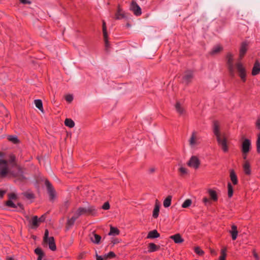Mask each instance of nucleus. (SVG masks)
<instances>
[{"label":"nucleus","mask_w":260,"mask_h":260,"mask_svg":"<svg viewBox=\"0 0 260 260\" xmlns=\"http://www.w3.org/2000/svg\"><path fill=\"white\" fill-rule=\"evenodd\" d=\"M213 132L216 136L218 144L221 146L222 150L224 152H226L228 150L226 145V140L224 136L220 134L219 125L216 121L214 123Z\"/></svg>","instance_id":"f257e3e1"},{"label":"nucleus","mask_w":260,"mask_h":260,"mask_svg":"<svg viewBox=\"0 0 260 260\" xmlns=\"http://www.w3.org/2000/svg\"><path fill=\"white\" fill-rule=\"evenodd\" d=\"M9 174L11 176H12L14 178H15L17 180L22 181L24 179H25V177H24L23 175V172L22 170L20 168H18V170L17 171H10L8 169V173L7 174Z\"/></svg>","instance_id":"f03ea898"},{"label":"nucleus","mask_w":260,"mask_h":260,"mask_svg":"<svg viewBox=\"0 0 260 260\" xmlns=\"http://www.w3.org/2000/svg\"><path fill=\"white\" fill-rule=\"evenodd\" d=\"M8 173V161L5 159H0V177H5Z\"/></svg>","instance_id":"7ed1b4c3"},{"label":"nucleus","mask_w":260,"mask_h":260,"mask_svg":"<svg viewBox=\"0 0 260 260\" xmlns=\"http://www.w3.org/2000/svg\"><path fill=\"white\" fill-rule=\"evenodd\" d=\"M45 184L46 186L50 200H53L56 197V192L51 184L48 180H46Z\"/></svg>","instance_id":"20e7f679"},{"label":"nucleus","mask_w":260,"mask_h":260,"mask_svg":"<svg viewBox=\"0 0 260 260\" xmlns=\"http://www.w3.org/2000/svg\"><path fill=\"white\" fill-rule=\"evenodd\" d=\"M27 221L29 223V226L31 229H36L39 225V219L37 216H34L31 218L28 215L25 216Z\"/></svg>","instance_id":"39448f33"},{"label":"nucleus","mask_w":260,"mask_h":260,"mask_svg":"<svg viewBox=\"0 0 260 260\" xmlns=\"http://www.w3.org/2000/svg\"><path fill=\"white\" fill-rule=\"evenodd\" d=\"M236 67L241 80L244 82L246 80V70L245 68L240 62L236 63Z\"/></svg>","instance_id":"423d86ee"},{"label":"nucleus","mask_w":260,"mask_h":260,"mask_svg":"<svg viewBox=\"0 0 260 260\" xmlns=\"http://www.w3.org/2000/svg\"><path fill=\"white\" fill-rule=\"evenodd\" d=\"M227 58V64L228 66V69L229 70L230 75L232 76H234V68L233 64V57L231 54H228L226 57Z\"/></svg>","instance_id":"0eeeda50"},{"label":"nucleus","mask_w":260,"mask_h":260,"mask_svg":"<svg viewBox=\"0 0 260 260\" xmlns=\"http://www.w3.org/2000/svg\"><path fill=\"white\" fill-rule=\"evenodd\" d=\"M130 9L136 16H140L142 13L141 8L134 1L132 2L130 6Z\"/></svg>","instance_id":"6e6552de"},{"label":"nucleus","mask_w":260,"mask_h":260,"mask_svg":"<svg viewBox=\"0 0 260 260\" xmlns=\"http://www.w3.org/2000/svg\"><path fill=\"white\" fill-rule=\"evenodd\" d=\"M187 165L190 167L197 169L200 165V161L196 156H192L188 161Z\"/></svg>","instance_id":"1a4fd4ad"},{"label":"nucleus","mask_w":260,"mask_h":260,"mask_svg":"<svg viewBox=\"0 0 260 260\" xmlns=\"http://www.w3.org/2000/svg\"><path fill=\"white\" fill-rule=\"evenodd\" d=\"M189 146L192 148L198 144L197 133L196 131L192 132L189 140Z\"/></svg>","instance_id":"9d476101"},{"label":"nucleus","mask_w":260,"mask_h":260,"mask_svg":"<svg viewBox=\"0 0 260 260\" xmlns=\"http://www.w3.org/2000/svg\"><path fill=\"white\" fill-rule=\"evenodd\" d=\"M250 146V141L248 139H245L243 141L242 145V151L243 153L245 154L247 153L249 151Z\"/></svg>","instance_id":"9b49d317"},{"label":"nucleus","mask_w":260,"mask_h":260,"mask_svg":"<svg viewBox=\"0 0 260 260\" xmlns=\"http://www.w3.org/2000/svg\"><path fill=\"white\" fill-rule=\"evenodd\" d=\"M43 242L44 244L46 245H48L49 248L51 250H55L56 249V245L55 244L54 239L53 237H50L49 238H48L46 240H44Z\"/></svg>","instance_id":"f8f14e48"},{"label":"nucleus","mask_w":260,"mask_h":260,"mask_svg":"<svg viewBox=\"0 0 260 260\" xmlns=\"http://www.w3.org/2000/svg\"><path fill=\"white\" fill-rule=\"evenodd\" d=\"M192 78V73L191 71H186L183 76V82L187 84L189 83Z\"/></svg>","instance_id":"ddd939ff"},{"label":"nucleus","mask_w":260,"mask_h":260,"mask_svg":"<svg viewBox=\"0 0 260 260\" xmlns=\"http://www.w3.org/2000/svg\"><path fill=\"white\" fill-rule=\"evenodd\" d=\"M90 239L93 243L98 244L101 241V237L94 232H92L90 234Z\"/></svg>","instance_id":"4468645a"},{"label":"nucleus","mask_w":260,"mask_h":260,"mask_svg":"<svg viewBox=\"0 0 260 260\" xmlns=\"http://www.w3.org/2000/svg\"><path fill=\"white\" fill-rule=\"evenodd\" d=\"M260 72V62L258 60H256L254 64L252 70V75L255 76L259 74Z\"/></svg>","instance_id":"2eb2a0df"},{"label":"nucleus","mask_w":260,"mask_h":260,"mask_svg":"<svg viewBox=\"0 0 260 260\" xmlns=\"http://www.w3.org/2000/svg\"><path fill=\"white\" fill-rule=\"evenodd\" d=\"M170 238L173 240L174 242L177 244L181 243L184 241V240L182 238L181 235L179 234L172 235L170 237Z\"/></svg>","instance_id":"dca6fc26"},{"label":"nucleus","mask_w":260,"mask_h":260,"mask_svg":"<svg viewBox=\"0 0 260 260\" xmlns=\"http://www.w3.org/2000/svg\"><path fill=\"white\" fill-rule=\"evenodd\" d=\"M82 209L84 210V211H83V214L87 213L88 214L94 215L95 211H96L95 208L93 206H90L87 208H82Z\"/></svg>","instance_id":"f3484780"},{"label":"nucleus","mask_w":260,"mask_h":260,"mask_svg":"<svg viewBox=\"0 0 260 260\" xmlns=\"http://www.w3.org/2000/svg\"><path fill=\"white\" fill-rule=\"evenodd\" d=\"M247 50V44L245 42H243L242 44L240 50V58L241 59L246 52Z\"/></svg>","instance_id":"a211bd4d"},{"label":"nucleus","mask_w":260,"mask_h":260,"mask_svg":"<svg viewBox=\"0 0 260 260\" xmlns=\"http://www.w3.org/2000/svg\"><path fill=\"white\" fill-rule=\"evenodd\" d=\"M125 17V14L122 10L118 7L117 12L115 14V19L119 20Z\"/></svg>","instance_id":"6ab92c4d"},{"label":"nucleus","mask_w":260,"mask_h":260,"mask_svg":"<svg viewBox=\"0 0 260 260\" xmlns=\"http://www.w3.org/2000/svg\"><path fill=\"white\" fill-rule=\"evenodd\" d=\"M232 235V239L235 240L236 239L238 235L237 228L235 225H232V230L230 231Z\"/></svg>","instance_id":"aec40b11"},{"label":"nucleus","mask_w":260,"mask_h":260,"mask_svg":"<svg viewBox=\"0 0 260 260\" xmlns=\"http://www.w3.org/2000/svg\"><path fill=\"white\" fill-rule=\"evenodd\" d=\"M244 173L246 175H250L251 173V169L250 164L248 161L245 162L243 166Z\"/></svg>","instance_id":"412c9836"},{"label":"nucleus","mask_w":260,"mask_h":260,"mask_svg":"<svg viewBox=\"0 0 260 260\" xmlns=\"http://www.w3.org/2000/svg\"><path fill=\"white\" fill-rule=\"evenodd\" d=\"M208 192L209 194L210 199L213 201H216L217 200V196L215 191L209 189L208 190Z\"/></svg>","instance_id":"4be33fe9"},{"label":"nucleus","mask_w":260,"mask_h":260,"mask_svg":"<svg viewBox=\"0 0 260 260\" xmlns=\"http://www.w3.org/2000/svg\"><path fill=\"white\" fill-rule=\"evenodd\" d=\"M159 248V246H157L155 244L151 243L149 244L148 251L149 252H152L158 250Z\"/></svg>","instance_id":"5701e85b"},{"label":"nucleus","mask_w":260,"mask_h":260,"mask_svg":"<svg viewBox=\"0 0 260 260\" xmlns=\"http://www.w3.org/2000/svg\"><path fill=\"white\" fill-rule=\"evenodd\" d=\"M159 212V206L158 203V201H156V203L155 205V207L153 211V217L154 218H157L158 216Z\"/></svg>","instance_id":"b1692460"},{"label":"nucleus","mask_w":260,"mask_h":260,"mask_svg":"<svg viewBox=\"0 0 260 260\" xmlns=\"http://www.w3.org/2000/svg\"><path fill=\"white\" fill-rule=\"evenodd\" d=\"M159 237V234L156 230H154L149 232L147 236V238H156Z\"/></svg>","instance_id":"393cba45"},{"label":"nucleus","mask_w":260,"mask_h":260,"mask_svg":"<svg viewBox=\"0 0 260 260\" xmlns=\"http://www.w3.org/2000/svg\"><path fill=\"white\" fill-rule=\"evenodd\" d=\"M222 50L221 46L219 45L215 46L211 52V54L215 55L219 53Z\"/></svg>","instance_id":"a878e982"},{"label":"nucleus","mask_w":260,"mask_h":260,"mask_svg":"<svg viewBox=\"0 0 260 260\" xmlns=\"http://www.w3.org/2000/svg\"><path fill=\"white\" fill-rule=\"evenodd\" d=\"M230 178L234 184H236L238 182L237 176L233 170H232L230 172Z\"/></svg>","instance_id":"bb28decb"},{"label":"nucleus","mask_w":260,"mask_h":260,"mask_svg":"<svg viewBox=\"0 0 260 260\" xmlns=\"http://www.w3.org/2000/svg\"><path fill=\"white\" fill-rule=\"evenodd\" d=\"M64 124L70 128H72L75 126V122L71 119L67 118L64 121Z\"/></svg>","instance_id":"cd10ccee"},{"label":"nucleus","mask_w":260,"mask_h":260,"mask_svg":"<svg viewBox=\"0 0 260 260\" xmlns=\"http://www.w3.org/2000/svg\"><path fill=\"white\" fill-rule=\"evenodd\" d=\"M172 197L171 196H169L167 197V198L164 200L163 205L166 208L169 207L171 204Z\"/></svg>","instance_id":"c85d7f7f"},{"label":"nucleus","mask_w":260,"mask_h":260,"mask_svg":"<svg viewBox=\"0 0 260 260\" xmlns=\"http://www.w3.org/2000/svg\"><path fill=\"white\" fill-rule=\"evenodd\" d=\"M76 220V217H74V216H73L72 218H71L70 219H68L67 223V228L68 229L71 226H72L74 224Z\"/></svg>","instance_id":"c756f323"},{"label":"nucleus","mask_w":260,"mask_h":260,"mask_svg":"<svg viewBox=\"0 0 260 260\" xmlns=\"http://www.w3.org/2000/svg\"><path fill=\"white\" fill-rule=\"evenodd\" d=\"M34 103L36 107L43 112V108L42 101L41 100H35Z\"/></svg>","instance_id":"7c9ffc66"},{"label":"nucleus","mask_w":260,"mask_h":260,"mask_svg":"<svg viewBox=\"0 0 260 260\" xmlns=\"http://www.w3.org/2000/svg\"><path fill=\"white\" fill-rule=\"evenodd\" d=\"M119 233V231L117 228L111 226L110 231L109 233V235L116 236L118 235Z\"/></svg>","instance_id":"2f4dec72"},{"label":"nucleus","mask_w":260,"mask_h":260,"mask_svg":"<svg viewBox=\"0 0 260 260\" xmlns=\"http://www.w3.org/2000/svg\"><path fill=\"white\" fill-rule=\"evenodd\" d=\"M176 110L178 113L180 114H182L184 112V109L181 107V104L179 102H177L175 105Z\"/></svg>","instance_id":"473e14b6"},{"label":"nucleus","mask_w":260,"mask_h":260,"mask_svg":"<svg viewBox=\"0 0 260 260\" xmlns=\"http://www.w3.org/2000/svg\"><path fill=\"white\" fill-rule=\"evenodd\" d=\"M83 211L84 210L82 209V208H79L77 209V210L75 212L74 217H76V219L81 215L83 214Z\"/></svg>","instance_id":"72a5a7b5"},{"label":"nucleus","mask_w":260,"mask_h":260,"mask_svg":"<svg viewBox=\"0 0 260 260\" xmlns=\"http://www.w3.org/2000/svg\"><path fill=\"white\" fill-rule=\"evenodd\" d=\"M192 201L190 199L186 200L182 205V207L184 208H188L191 204Z\"/></svg>","instance_id":"f704fd0d"},{"label":"nucleus","mask_w":260,"mask_h":260,"mask_svg":"<svg viewBox=\"0 0 260 260\" xmlns=\"http://www.w3.org/2000/svg\"><path fill=\"white\" fill-rule=\"evenodd\" d=\"M228 196H229V197L231 198L233 196V187L230 183H228Z\"/></svg>","instance_id":"c9c22d12"},{"label":"nucleus","mask_w":260,"mask_h":260,"mask_svg":"<svg viewBox=\"0 0 260 260\" xmlns=\"http://www.w3.org/2000/svg\"><path fill=\"white\" fill-rule=\"evenodd\" d=\"M226 249L224 248L221 250V256L219 257V260H225Z\"/></svg>","instance_id":"e433bc0d"},{"label":"nucleus","mask_w":260,"mask_h":260,"mask_svg":"<svg viewBox=\"0 0 260 260\" xmlns=\"http://www.w3.org/2000/svg\"><path fill=\"white\" fill-rule=\"evenodd\" d=\"M104 40L105 42V50L107 52H108V48L109 47V43L108 40V36H104Z\"/></svg>","instance_id":"4c0bfd02"},{"label":"nucleus","mask_w":260,"mask_h":260,"mask_svg":"<svg viewBox=\"0 0 260 260\" xmlns=\"http://www.w3.org/2000/svg\"><path fill=\"white\" fill-rule=\"evenodd\" d=\"M8 140L10 141H11L15 144H16L18 142V140L17 137H16V136H9L8 137Z\"/></svg>","instance_id":"58836bf2"},{"label":"nucleus","mask_w":260,"mask_h":260,"mask_svg":"<svg viewBox=\"0 0 260 260\" xmlns=\"http://www.w3.org/2000/svg\"><path fill=\"white\" fill-rule=\"evenodd\" d=\"M256 150L258 153H260V133L258 135L256 141Z\"/></svg>","instance_id":"ea45409f"},{"label":"nucleus","mask_w":260,"mask_h":260,"mask_svg":"<svg viewBox=\"0 0 260 260\" xmlns=\"http://www.w3.org/2000/svg\"><path fill=\"white\" fill-rule=\"evenodd\" d=\"M103 36H108L107 32V28L106 25V22L104 20H103Z\"/></svg>","instance_id":"a19ab883"},{"label":"nucleus","mask_w":260,"mask_h":260,"mask_svg":"<svg viewBox=\"0 0 260 260\" xmlns=\"http://www.w3.org/2000/svg\"><path fill=\"white\" fill-rule=\"evenodd\" d=\"M115 256V254L113 252H110L107 254L105 255V258H111Z\"/></svg>","instance_id":"79ce46f5"},{"label":"nucleus","mask_w":260,"mask_h":260,"mask_svg":"<svg viewBox=\"0 0 260 260\" xmlns=\"http://www.w3.org/2000/svg\"><path fill=\"white\" fill-rule=\"evenodd\" d=\"M195 252L199 254V255H202L204 254V251L200 249L199 247H195L194 248Z\"/></svg>","instance_id":"37998d69"},{"label":"nucleus","mask_w":260,"mask_h":260,"mask_svg":"<svg viewBox=\"0 0 260 260\" xmlns=\"http://www.w3.org/2000/svg\"><path fill=\"white\" fill-rule=\"evenodd\" d=\"M24 196L28 199H31L34 198V194L30 192H24Z\"/></svg>","instance_id":"c03bdc74"},{"label":"nucleus","mask_w":260,"mask_h":260,"mask_svg":"<svg viewBox=\"0 0 260 260\" xmlns=\"http://www.w3.org/2000/svg\"><path fill=\"white\" fill-rule=\"evenodd\" d=\"M6 205L9 206V207H12V208H16V205L14 204V203L11 201V200H9L7 202H6Z\"/></svg>","instance_id":"a18cd8bd"},{"label":"nucleus","mask_w":260,"mask_h":260,"mask_svg":"<svg viewBox=\"0 0 260 260\" xmlns=\"http://www.w3.org/2000/svg\"><path fill=\"white\" fill-rule=\"evenodd\" d=\"M179 171L182 174H186L187 173V170L183 167H181L179 169Z\"/></svg>","instance_id":"49530a36"},{"label":"nucleus","mask_w":260,"mask_h":260,"mask_svg":"<svg viewBox=\"0 0 260 260\" xmlns=\"http://www.w3.org/2000/svg\"><path fill=\"white\" fill-rule=\"evenodd\" d=\"M110 204L109 202H105L102 206V209L104 210H108L110 208Z\"/></svg>","instance_id":"de8ad7c7"},{"label":"nucleus","mask_w":260,"mask_h":260,"mask_svg":"<svg viewBox=\"0 0 260 260\" xmlns=\"http://www.w3.org/2000/svg\"><path fill=\"white\" fill-rule=\"evenodd\" d=\"M73 100V97L71 94H68L66 96V100L68 102H71Z\"/></svg>","instance_id":"09e8293b"},{"label":"nucleus","mask_w":260,"mask_h":260,"mask_svg":"<svg viewBox=\"0 0 260 260\" xmlns=\"http://www.w3.org/2000/svg\"><path fill=\"white\" fill-rule=\"evenodd\" d=\"M35 253H36L37 255H41V254H44V253H43V251H42V249H41V248H36V249H35Z\"/></svg>","instance_id":"8fccbe9b"},{"label":"nucleus","mask_w":260,"mask_h":260,"mask_svg":"<svg viewBox=\"0 0 260 260\" xmlns=\"http://www.w3.org/2000/svg\"><path fill=\"white\" fill-rule=\"evenodd\" d=\"M49 231L48 230H46L45 232V234L43 237V241L46 240L48 238H49Z\"/></svg>","instance_id":"3c124183"},{"label":"nucleus","mask_w":260,"mask_h":260,"mask_svg":"<svg viewBox=\"0 0 260 260\" xmlns=\"http://www.w3.org/2000/svg\"><path fill=\"white\" fill-rule=\"evenodd\" d=\"M9 200H15L16 199V195L15 193H10L8 195Z\"/></svg>","instance_id":"603ef678"},{"label":"nucleus","mask_w":260,"mask_h":260,"mask_svg":"<svg viewBox=\"0 0 260 260\" xmlns=\"http://www.w3.org/2000/svg\"><path fill=\"white\" fill-rule=\"evenodd\" d=\"M203 202L205 203V204L206 205H207V204H210V201L209 199H208L206 197L204 198Z\"/></svg>","instance_id":"864d4df0"},{"label":"nucleus","mask_w":260,"mask_h":260,"mask_svg":"<svg viewBox=\"0 0 260 260\" xmlns=\"http://www.w3.org/2000/svg\"><path fill=\"white\" fill-rule=\"evenodd\" d=\"M21 3H22L23 4H30L31 2L28 0H20Z\"/></svg>","instance_id":"5fc2aeb1"},{"label":"nucleus","mask_w":260,"mask_h":260,"mask_svg":"<svg viewBox=\"0 0 260 260\" xmlns=\"http://www.w3.org/2000/svg\"><path fill=\"white\" fill-rule=\"evenodd\" d=\"M253 256L255 258V259L256 260H259V256L258 255V254L255 252V251H253Z\"/></svg>","instance_id":"6e6d98bb"},{"label":"nucleus","mask_w":260,"mask_h":260,"mask_svg":"<svg viewBox=\"0 0 260 260\" xmlns=\"http://www.w3.org/2000/svg\"><path fill=\"white\" fill-rule=\"evenodd\" d=\"M96 260H105L106 259L105 258V257L103 258L101 256H99L98 254H96Z\"/></svg>","instance_id":"4d7b16f0"},{"label":"nucleus","mask_w":260,"mask_h":260,"mask_svg":"<svg viewBox=\"0 0 260 260\" xmlns=\"http://www.w3.org/2000/svg\"><path fill=\"white\" fill-rule=\"evenodd\" d=\"M5 193V190H0V198H2Z\"/></svg>","instance_id":"13d9d810"},{"label":"nucleus","mask_w":260,"mask_h":260,"mask_svg":"<svg viewBox=\"0 0 260 260\" xmlns=\"http://www.w3.org/2000/svg\"><path fill=\"white\" fill-rule=\"evenodd\" d=\"M256 125L258 129H260V119H257L256 123Z\"/></svg>","instance_id":"bf43d9fd"},{"label":"nucleus","mask_w":260,"mask_h":260,"mask_svg":"<svg viewBox=\"0 0 260 260\" xmlns=\"http://www.w3.org/2000/svg\"><path fill=\"white\" fill-rule=\"evenodd\" d=\"M38 219H39V223H40V222H42L44 220L45 217L44 216H42L40 218H39Z\"/></svg>","instance_id":"052dcab7"},{"label":"nucleus","mask_w":260,"mask_h":260,"mask_svg":"<svg viewBox=\"0 0 260 260\" xmlns=\"http://www.w3.org/2000/svg\"><path fill=\"white\" fill-rule=\"evenodd\" d=\"M211 253L213 255H216L217 254L216 252L214 250H213V249H211Z\"/></svg>","instance_id":"680f3d73"},{"label":"nucleus","mask_w":260,"mask_h":260,"mask_svg":"<svg viewBox=\"0 0 260 260\" xmlns=\"http://www.w3.org/2000/svg\"><path fill=\"white\" fill-rule=\"evenodd\" d=\"M43 255H44V254H41V255H39L38 256V260H42Z\"/></svg>","instance_id":"e2e57ef3"},{"label":"nucleus","mask_w":260,"mask_h":260,"mask_svg":"<svg viewBox=\"0 0 260 260\" xmlns=\"http://www.w3.org/2000/svg\"><path fill=\"white\" fill-rule=\"evenodd\" d=\"M155 171V169L154 168H152L150 169V173H153Z\"/></svg>","instance_id":"0e129e2a"},{"label":"nucleus","mask_w":260,"mask_h":260,"mask_svg":"<svg viewBox=\"0 0 260 260\" xmlns=\"http://www.w3.org/2000/svg\"><path fill=\"white\" fill-rule=\"evenodd\" d=\"M7 260H14L13 258L11 257H7Z\"/></svg>","instance_id":"69168bd1"},{"label":"nucleus","mask_w":260,"mask_h":260,"mask_svg":"<svg viewBox=\"0 0 260 260\" xmlns=\"http://www.w3.org/2000/svg\"><path fill=\"white\" fill-rule=\"evenodd\" d=\"M14 159H15L14 156H12L11 157V161H14Z\"/></svg>","instance_id":"338daca9"},{"label":"nucleus","mask_w":260,"mask_h":260,"mask_svg":"<svg viewBox=\"0 0 260 260\" xmlns=\"http://www.w3.org/2000/svg\"><path fill=\"white\" fill-rule=\"evenodd\" d=\"M126 26L128 27H131V25L129 23H127L126 24Z\"/></svg>","instance_id":"774afa93"}]
</instances>
